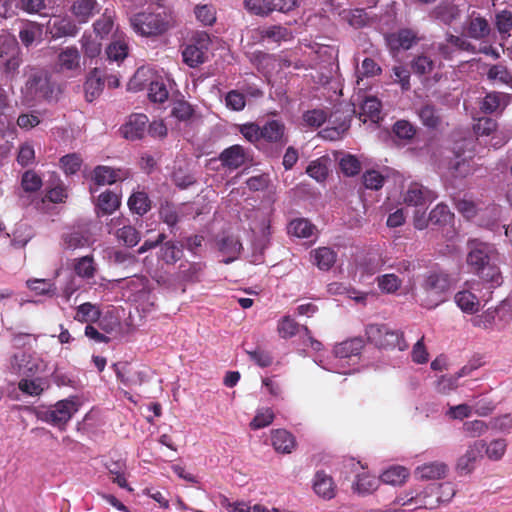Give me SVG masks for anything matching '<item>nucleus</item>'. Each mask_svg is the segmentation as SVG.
<instances>
[{"label":"nucleus","instance_id":"f257e3e1","mask_svg":"<svg viewBox=\"0 0 512 512\" xmlns=\"http://www.w3.org/2000/svg\"><path fill=\"white\" fill-rule=\"evenodd\" d=\"M467 250L466 262L471 271L489 283L491 288L500 286L502 276L497 266L499 253L496 247L480 239H469Z\"/></svg>","mask_w":512,"mask_h":512},{"label":"nucleus","instance_id":"f03ea898","mask_svg":"<svg viewBox=\"0 0 512 512\" xmlns=\"http://www.w3.org/2000/svg\"><path fill=\"white\" fill-rule=\"evenodd\" d=\"M21 104L32 107L37 102H57L61 90L58 84L52 80L48 71L31 67L27 74V80L21 88Z\"/></svg>","mask_w":512,"mask_h":512},{"label":"nucleus","instance_id":"7ed1b4c3","mask_svg":"<svg viewBox=\"0 0 512 512\" xmlns=\"http://www.w3.org/2000/svg\"><path fill=\"white\" fill-rule=\"evenodd\" d=\"M130 24L135 33L146 38H156L166 34L177 25L172 9L159 6L156 10L138 12L131 16Z\"/></svg>","mask_w":512,"mask_h":512},{"label":"nucleus","instance_id":"20e7f679","mask_svg":"<svg viewBox=\"0 0 512 512\" xmlns=\"http://www.w3.org/2000/svg\"><path fill=\"white\" fill-rule=\"evenodd\" d=\"M365 334L368 342L379 350L403 352L409 347L402 331L391 330L384 324L368 325Z\"/></svg>","mask_w":512,"mask_h":512},{"label":"nucleus","instance_id":"39448f33","mask_svg":"<svg viewBox=\"0 0 512 512\" xmlns=\"http://www.w3.org/2000/svg\"><path fill=\"white\" fill-rule=\"evenodd\" d=\"M211 45L210 35L205 31H197L181 46L182 61L190 68H197L208 60Z\"/></svg>","mask_w":512,"mask_h":512},{"label":"nucleus","instance_id":"423d86ee","mask_svg":"<svg viewBox=\"0 0 512 512\" xmlns=\"http://www.w3.org/2000/svg\"><path fill=\"white\" fill-rule=\"evenodd\" d=\"M451 286L450 275L443 270H432L424 278L421 288L426 294L428 308H434L444 301Z\"/></svg>","mask_w":512,"mask_h":512},{"label":"nucleus","instance_id":"0eeeda50","mask_svg":"<svg viewBox=\"0 0 512 512\" xmlns=\"http://www.w3.org/2000/svg\"><path fill=\"white\" fill-rule=\"evenodd\" d=\"M79 407V399L77 397H71L60 400L47 409L38 410L36 415L39 420L62 429L79 410Z\"/></svg>","mask_w":512,"mask_h":512},{"label":"nucleus","instance_id":"6e6552de","mask_svg":"<svg viewBox=\"0 0 512 512\" xmlns=\"http://www.w3.org/2000/svg\"><path fill=\"white\" fill-rule=\"evenodd\" d=\"M435 495L436 484H430L422 490H409L398 495L394 503L412 509H433L438 506Z\"/></svg>","mask_w":512,"mask_h":512},{"label":"nucleus","instance_id":"1a4fd4ad","mask_svg":"<svg viewBox=\"0 0 512 512\" xmlns=\"http://www.w3.org/2000/svg\"><path fill=\"white\" fill-rule=\"evenodd\" d=\"M485 446L486 443L483 440H475L469 443L464 453L457 458L455 471L461 476L471 474L477 463L483 458Z\"/></svg>","mask_w":512,"mask_h":512},{"label":"nucleus","instance_id":"9d476101","mask_svg":"<svg viewBox=\"0 0 512 512\" xmlns=\"http://www.w3.org/2000/svg\"><path fill=\"white\" fill-rule=\"evenodd\" d=\"M359 354H315L313 361L323 369L346 374L351 363L358 359Z\"/></svg>","mask_w":512,"mask_h":512},{"label":"nucleus","instance_id":"9b49d317","mask_svg":"<svg viewBox=\"0 0 512 512\" xmlns=\"http://www.w3.org/2000/svg\"><path fill=\"white\" fill-rule=\"evenodd\" d=\"M465 152L462 146L456 147L454 151V158L449 161L448 174L452 179L462 180L476 171V164L473 160V155H464Z\"/></svg>","mask_w":512,"mask_h":512},{"label":"nucleus","instance_id":"f8f14e48","mask_svg":"<svg viewBox=\"0 0 512 512\" xmlns=\"http://www.w3.org/2000/svg\"><path fill=\"white\" fill-rule=\"evenodd\" d=\"M43 185L42 178L34 170H26L20 181L18 198L22 206L30 204V195L38 192Z\"/></svg>","mask_w":512,"mask_h":512},{"label":"nucleus","instance_id":"ddd939ff","mask_svg":"<svg viewBox=\"0 0 512 512\" xmlns=\"http://www.w3.org/2000/svg\"><path fill=\"white\" fill-rule=\"evenodd\" d=\"M148 117L142 113L129 116L125 124L120 128L124 138L128 140L142 139L147 131Z\"/></svg>","mask_w":512,"mask_h":512},{"label":"nucleus","instance_id":"4468645a","mask_svg":"<svg viewBox=\"0 0 512 512\" xmlns=\"http://www.w3.org/2000/svg\"><path fill=\"white\" fill-rule=\"evenodd\" d=\"M436 192L419 183H411L404 195V202L410 206H425L437 199Z\"/></svg>","mask_w":512,"mask_h":512},{"label":"nucleus","instance_id":"2eb2a0df","mask_svg":"<svg viewBox=\"0 0 512 512\" xmlns=\"http://www.w3.org/2000/svg\"><path fill=\"white\" fill-rule=\"evenodd\" d=\"M248 158L247 151L238 144L224 149L218 157L221 165L230 171L240 168L247 162Z\"/></svg>","mask_w":512,"mask_h":512},{"label":"nucleus","instance_id":"dca6fc26","mask_svg":"<svg viewBox=\"0 0 512 512\" xmlns=\"http://www.w3.org/2000/svg\"><path fill=\"white\" fill-rule=\"evenodd\" d=\"M429 17L439 21L444 25L450 26L461 17V10L458 5L444 1L436 5L430 12Z\"/></svg>","mask_w":512,"mask_h":512},{"label":"nucleus","instance_id":"f3484780","mask_svg":"<svg viewBox=\"0 0 512 512\" xmlns=\"http://www.w3.org/2000/svg\"><path fill=\"white\" fill-rule=\"evenodd\" d=\"M312 488L316 495L325 500H330L336 496V484L333 478L323 470L315 473Z\"/></svg>","mask_w":512,"mask_h":512},{"label":"nucleus","instance_id":"a211bd4d","mask_svg":"<svg viewBox=\"0 0 512 512\" xmlns=\"http://www.w3.org/2000/svg\"><path fill=\"white\" fill-rule=\"evenodd\" d=\"M76 23L68 17H57L53 21H49L47 25V33L53 39L62 37H73L78 33Z\"/></svg>","mask_w":512,"mask_h":512},{"label":"nucleus","instance_id":"6ab92c4d","mask_svg":"<svg viewBox=\"0 0 512 512\" xmlns=\"http://www.w3.org/2000/svg\"><path fill=\"white\" fill-rule=\"evenodd\" d=\"M128 177V171L99 165L93 170V180L97 185H111Z\"/></svg>","mask_w":512,"mask_h":512},{"label":"nucleus","instance_id":"aec40b11","mask_svg":"<svg viewBox=\"0 0 512 512\" xmlns=\"http://www.w3.org/2000/svg\"><path fill=\"white\" fill-rule=\"evenodd\" d=\"M449 467L445 462L433 461L424 463L415 469V475L421 480H438L445 478Z\"/></svg>","mask_w":512,"mask_h":512},{"label":"nucleus","instance_id":"412c9836","mask_svg":"<svg viewBox=\"0 0 512 512\" xmlns=\"http://www.w3.org/2000/svg\"><path fill=\"white\" fill-rule=\"evenodd\" d=\"M70 12L79 23H87L99 12L98 3L96 0H72Z\"/></svg>","mask_w":512,"mask_h":512},{"label":"nucleus","instance_id":"4be33fe9","mask_svg":"<svg viewBox=\"0 0 512 512\" xmlns=\"http://www.w3.org/2000/svg\"><path fill=\"white\" fill-rule=\"evenodd\" d=\"M261 139L269 143L286 144L285 125L278 120L267 121L261 127Z\"/></svg>","mask_w":512,"mask_h":512},{"label":"nucleus","instance_id":"5701e85b","mask_svg":"<svg viewBox=\"0 0 512 512\" xmlns=\"http://www.w3.org/2000/svg\"><path fill=\"white\" fill-rule=\"evenodd\" d=\"M58 71H76L80 68V53L74 46L66 47L57 57Z\"/></svg>","mask_w":512,"mask_h":512},{"label":"nucleus","instance_id":"b1692460","mask_svg":"<svg viewBox=\"0 0 512 512\" xmlns=\"http://www.w3.org/2000/svg\"><path fill=\"white\" fill-rule=\"evenodd\" d=\"M330 123L335 125L331 127H326L319 132V135L326 140L335 141L342 138L343 134L349 129L350 122L348 119L344 118L341 120L338 117L337 112L333 113L329 120Z\"/></svg>","mask_w":512,"mask_h":512},{"label":"nucleus","instance_id":"393cba45","mask_svg":"<svg viewBox=\"0 0 512 512\" xmlns=\"http://www.w3.org/2000/svg\"><path fill=\"white\" fill-rule=\"evenodd\" d=\"M464 31L466 36L475 40H481L489 35L490 26L485 18L481 16L473 17L471 15L464 26Z\"/></svg>","mask_w":512,"mask_h":512},{"label":"nucleus","instance_id":"a878e982","mask_svg":"<svg viewBox=\"0 0 512 512\" xmlns=\"http://www.w3.org/2000/svg\"><path fill=\"white\" fill-rule=\"evenodd\" d=\"M120 205L121 199L119 195L110 190H106L98 196L96 204L97 215H111L120 207Z\"/></svg>","mask_w":512,"mask_h":512},{"label":"nucleus","instance_id":"bb28decb","mask_svg":"<svg viewBox=\"0 0 512 512\" xmlns=\"http://www.w3.org/2000/svg\"><path fill=\"white\" fill-rule=\"evenodd\" d=\"M271 442L274 449L280 453H291L295 448L294 436L285 429H276L271 432Z\"/></svg>","mask_w":512,"mask_h":512},{"label":"nucleus","instance_id":"cd10ccee","mask_svg":"<svg viewBox=\"0 0 512 512\" xmlns=\"http://www.w3.org/2000/svg\"><path fill=\"white\" fill-rule=\"evenodd\" d=\"M509 96L505 93L490 92L480 103V110L485 114H492L503 110L508 104Z\"/></svg>","mask_w":512,"mask_h":512},{"label":"nucleus","instance_id":"c85d7f7f","mask_svg":"<svg viewBox=\"0 0 512 512\" xmlns=\"http://www.w3.org/2000/svg\"><path fill=\"white\" fill-rule=\"evenodd\" d=\"M62 239L67 249L75 250L88 246L91 241V234L88 229L78 228L65 233Z\"/></svg>","mask_w":512,"mask_h":512},{"label":"nucleus","instance_id":"c756f323","mask_svg":"<svg viewBox=\"0 0 512 512\" xmlns=\"http://www.w3.org/2000/svg\"><path fill=\"white\" fill-rule=\"evenodd\" d=\"M241 249V242L233 236L223 237L219 241V250L225 256L222 262L225 264H230L235 261L238 258Z\"/></svg>","mask_w":512,"mask_h":512},{"label":"nucleus","instance_id":"7c9ffc66","mask_svg":"<svg viewBox=\"0 0 512 512\" xmlns=\"http://www.w3.org/2000/svg\"><path fill=\"white\" fill-rule=\"evenodd\" d=\"M310 257L320 270H329L336 262L337 254L328 247H320L310 252Z\"/></svg>","mask_w":512,"mask_h":512},{"label":"nucleus","instance_id":"2f4dec72","mask_svg":"<svg viewBox=\"0 0 512 512\" xmlns=\"http://www.w3.org/2000/svg\"><path fill=\"white\" fill-rule=\"evenodd\" d=\"M473 408H475L476 413L481 416L487 415L492 410L491 406L482 407L479 406L478 403H476L473 407L467 404H459L456 406L449 407V409L446 412V415L450 419L462 420L464 418H468L471 416Z\"/></svg>","mask_w":512,"mask_h":512},{"label":"nucleus","instance_id":"473e14b6","mask_svg":"<svg viewBox=\"0 0 512 512\" xmlns=\"http://www.w3.org/2000/svg\"><path fill=\"white\" fill-rule=\"evenodd\" d=\"M183 255L182 247L178 246L174 241H167L160 246L157 253L159 260L167 265H174Z\"/></svg>","mask_w":512,"mask_h":512},{"label":"nucleus","instance_id":"72a5a7b5","mask_svg":"<svg viewBox=\"0 0 512 512\" xmlns=\"http://www.w3.org/2000/svg\"><path fill=\"white\" fill-rule=\"evenodd\" d=\"M104 81L98 75L97 69H94L87 77L84 83L85 98L88 102H93L102 93Z\"/></svg>","mask_w":512,"mask_h":512},{"label":"nucleus","instance_id":"f704fd0d","mask_svg":"<svg viewBox=\"0 0 512 512\" xmlns=\"http://www.w3.org/2000/svg\"><path fill=\"white\" fill-rule=\"evenodd\" d=\"M417 115L422 124L428 128L435 129L441 124L439 111L432 103H424L418 108Z\"/></svg>","mask_w":512,"mask_h":512},{"label":"nucleus","instance_id":"c9c22d12","mask_svg":"<svg viewBox=\"0 0 512 512\" xmlns=\"http://www.w3.org/2000/svg\"><path fill=\"white\" fill-rule=\"evenodd\" d=\"M127 204L130 211L139 216H143L151 209V200L144 191L133 192Z\"/></svg>","mask_w":512,"mask_h":512},{"label":"nucleus","instance_id":"e433bc0d","mask_svg":"<svg viewBox=\"0 0 512 512\" xmlns=\"http://www.w3.org/2000/svg\"><path fill=\"white\" fill-rule=\"evenodd\" d=\"M409 471L403 466H391L386 469L380 476V480L389 485H403L409 478Z\"/></svg>","mask_w":512,"mask_h":512},{"label":"nucleus","instance_id":"4c0bfd02","mask_svg":"<svg viewBox=\"0 0 512 512\" xmlns=\"http://www.w3.org/2000/svg\"><path fill=\"white\" fill-rule=\"evenodd\" d=\"M381 480L375 476H372L366 472L358 474L355 482L353 483L354 492L360 495H367L374 492Z\"/></svg>","mask_w":512,"mask_h":512},{"label":"nucleus","instance_id":"58836bf2","mask_svg":"<svg viewBox=\"0 0 512 512\" xmlns=\"http://www.w3.org/2000/svg\"><path fill=\"white\" fill-rule=\"evenodd\" d=\"M204 269L205 264L201 262H192L187 265L181 264L179 267L178 278L186 283L199 282Z\"/></svg>","mask_w":512,"mask_h":512},{"label":"nucleus","instance_id":"ea45409f","mask_svg":"<svg viewBox=\"0 0 512 512\" xmlns=\"http://www.w3.org/2000/svg\"><path fill=\"white\" fill-rule=\"evenodd\" d=\"M381 113V102L376 97H367L361 104L360 119L363 122L370 120L374 123L378 122Z\"/></svg>","mask_w":512,"mask_h":512},{"label":"nucleus","instance_id":"a19ab883","mask_svg":"<svg viewBox=\"0 0 512 512\" xmlns=\"http://www.w3.org/2000/svg\"><path fill=\"white\" fill-rule=\"evenodd\" d=\"M159 218L171 229V232H173L181 219L179 207L170 202L162 203L159 208Z\"/></svg>","mask_w":512,"mask_h":512},{"label":"nucleus","instance_id":"79ce46f5","mask_svg":"<svg viewBox=\"0 0 512 512\" xmlns=\"http://www.w3.org/2000/svg\"><path fill=\"white\" fill-rule=\"evenodd\" d=\"M262 39H269L273 42H286L292 39L291 31L282 25H272L260 31Z\"/></svg>","mask_w":512,"mask_h":512},{"label":"nucleus","instance_id":"37998d69","mask_svg":"<svg viewBox=\"0 0 512 512\" xmlns=\"http://www.w3.org/2000/svg\"><path fill=\"white\" fill-rule=\"evenodd\" d=\"M243 7L249 14L259 17L273 13L271 0H243Z\"/></svg>","mask_w":512,"mask_h":512},{"label":"nucleus","instance_id":"c03bdc74","mask_svg":"<svg viewBox=\"0 0 512 512\" xmlns=\"http://www.w3.org/2000/svg\"><path fill=\"white\" fill-rule=\"evenodd\" d=\"M455 302L457 306L464 312L474 313L478 311L479 308V300L478 298L470 291L464 290L456 293Z\"/></svg>","mask_w":512,"mask_h":512},{"label":"nucleus","instance_id":"a18cd8bd","mask_svg":"<svg viewBox=\"0 0 512 512\" xmlns=\"http://www.w3.org/2000/svg\"><path fill=\"white\" fill-rule=\"evenodd\" d=\"M314 230L315 226L304 218L294 219L288 225V233L298 238H309Z\"/></svg>","mask_w":512,"mask_h":512},{"label":"nucleus","instance_id":"49530a36","mask_svg":"<svg viewBox=\"0 0 512 512\" xmlns=\"http://www.w3.org/2000/svg\"><path fill=\"white\" fill-rule=\"evenodd\" d=\"M454 214L450 211L446 204L440 203L436 205L429 214L430 223L438 226H445L452 222Z\"/></svg>","mask_w":512,"mask_h":512},{"label":"nucleus","instance_id":"de8ad7c7","mask_svg":"<svg viewBox=\"0 0 512 512\" xmlns=\"http://www.w3.org/2000/svg\"><path fill=\"white\" fill-rule=\"evenodd\" d=\"M116 238L127 247L136 246L140 239V232L131 225H124L115 232Z\"/></svg>","mask_w":512,"mask_h":512},{"label":"nucleus","instance_id":"09e8293b","mask_svg":"<svg viewBox=\"0 0 512 512\" xmlns=\"http://www.w3.org/2000/svg\"><path fill=\"white\" fill-rule=\"evenodd\" d=\"M498 124L490 117H479L473 124V131L477 137L494 135L497 132Z\"/></svg>","mask_w":512,"mask_h":512},{"label":"nucleus","instance_id":"8fccbe9b","mask_svg":"<svg viewBox=\"0 0 512 512\" xmlns=\"http://www.w3.org/2000/svg\"><path fill=\"white\" fill-rule=\"evenodd\" d=\"M339 168L345 176L353 177L360 173L362 164L355 155L345 154L339 161Z\"/></svg>","mask_w":512,"mask_h":512},{"label":"nucleus","instance_id":"3c124183","mask_svg":"<svg viewBox=\"0 0 512 512\" xmlns=\"http://www.w3.org/2000/svg\"><path fill=\"white\" fill-rule=\"evenodd\" d=\"M100 310L90 302L78 306L74 319L81 323L94 322L100 317Z\"/></svg>","mask_w":512,"mask_h":512},{"label":"nucleus","instance_id":"603ef678","mask_svg":"<svg viewBox=\"0 0 512 512\" xmlns=\"http://www.w3.org/2000/svg\"><path fill=\"white\" fill-rule=\"evenodd\" d=\"M20 54V49L16 38L11 34L0 35V61L13 55Z\"/></svg>","mask_w":512,"mask_h":512},{"label":"nucleus","instance_id":"864d4df0","mask_svg":"<svg viewBox=\"0 0 512 512\" xmlns=\"http://www.w3.org/2000/svg\"><path fill=\"white\" fill-rule=\"evenodd\" d=\"M106 54L109 60L121 61L128 55V44L124 39L112 41L106 48Z\"/></svg>","mask_w":512,"mask_h":512},{"label":"nucleus","instance_id":"5fc2aeb1","mask_svg":"<svg viewBox=\"0 0 512 512\" xmlns=\"http://www.w3.org/2000/svg\"><path fill=\"white\" fill-rule=\"evenodd\" d=\"M376 281L379 289L387 294L395 293L402 285V280L395 274H384L378 276Z\"/></svg>","mask_w":512,"mask_h":512},{"label":"nucleus","instance_id":"6e6d98bb","mask_svg":"<svg viewBox=\"0 0 512 512\" xmlns=\"http://www.w3.org/2000/svg\"><path fill=\"white\" fill-rule=\"evenodd\" d=\"M75 273L82 278H92L95 275L96 267L92 256H83L74 264Z\"/></svg>","mask_w":512,"mask_h":512},{"label":"nucleus","instance_id":"4d7b16f0","mask_svg":"<svg viewBox=\"0 0 512 512\" xmlns=\"http://www.w3.org/2000/svg\"><path fill=\"white\" fill-rule=\"evenodd\" d=\"M59 163L66 175H74L80 170L83 159L77 153H70L61 157Z\"/></svg>","mask_w":512,"mask_h":512},{"label":"nucleus","instance_id":"13d9d810","mask_svg":"<svg viewBox=\"0 0 512 512\" xmlns=\"http://www.w3.org/2000/svg\"><path fill=\"white\" fill-rule=\"evenodd\" d=\"M416 41V35L409 29H402L396 35L391 37V45L393 48H402L408 50Z\"/></svg>","mask_w":512,"mask_h":512},{"label":"nucleus","instance_id":"bf43d9fd","mask_svg":"<svg viewBox=\"0 0 512 512\" xmlns=\"http://www.w3.org/2000/svg\"><path fill=\"white\" fill-rule=\"evenodd\" d=\"M26 284L37 295L53 296L56 292L54 283L47 279H29Z\"/></svg>","mask_w":512,"mask_h":512},{"label":"nucleus","instance_id":"052dcab7","mask_svg":"<svg viewBox=\"0 0 512 512\" xmlns=\"http://www.w3.org/2000/svg\"><path fill=\"white\" fill-rule=\"evenodd\" d=\"M113 25V15L108 9H105L102 16L93 24L94 32L100 38H104L112 31Z\"/></svg>","mask_w":512,"mask_h":512},{"label":"nucleus","instance_id":"680f3d73","mask_svg":"<svg viewBox=\"0 0 512 512\" xmlns=\"http://www.w3.org/2000/svg\"><path fill=\"white\" fill-rule=\"evenodd\" d=\"M393 133L401 140L411 141L417 132L416 127L407 120H398L393 125Z\"/></svg>","mask_w":512,"mask_h":512},{"label":"nucleus","instance_id":"e2e57ef3","mask_svg":"<svg viewBox=\"0 0 512 512\" xmlns=\"http://www.w3.org/2000/svg\"><path fill=\"white\" fill-rule=\"evenodd\" d=\"M194 13L197 20L205 26H211L216 21V10L211 4L197 5Z\"/></svg>","mask_w":512,"mask_h":512},{"label":"nucleus","instance_id":"0e129e2a","mask_svg":"<svg viewBox=\"0 0 512 512\" xmlns=\"http://www.w3.org/2000/svg\"><path fill=\"white\" fill-rule=\"evenodd\" d=\"M302 328L303 326L290 316H284L278 324V331L283 338H291L295 336L301 330L303 331Z\"/></svg>","mask_w":512,"mask_h":512},{"label":"nucleus","instance_id":"69168bd1","mask_svg":"<svg viewBox=\"0 0 512 512\" xmlns=\"http://www.w3.org/2000/svg\"><path fill=\"white\" fill-rule=\"evenodd\" d=\"M456 210L466 219L474 218L478 213V205L466 197L454 200Z\"/></svg>","mask_w":512,"mask_h":512},{"label":"nucleus","instance_id":"338daca9","mask_svg":"<svg viewBox=\"0 0 512 512\" xmlns=\"http://www.w3.org/2000/svg\"><path fill=\"white\" fill-rule=\"evenodd\" d=\"M306 173L316 181L323 182L328 176L326 161L321 158L311 161L306 168Z\"/></svg>","mask_w":512,"mask_h":512},{"label":"nucleus","instance_id":"774afa93","mask_svg":"<svg viewBox=\"0 0 512 512\" xmlns=\"http://www.w3.org/2000/svg\"><path fill=\"white\" fill-rule=\"evenodd\" d=\"M81 47L84 55L88 58H95L101 53V43L98 42L91 34L84 33L81 37Z\"/></svg>","mask_w":512,"mask_h":512}]
</instances>
